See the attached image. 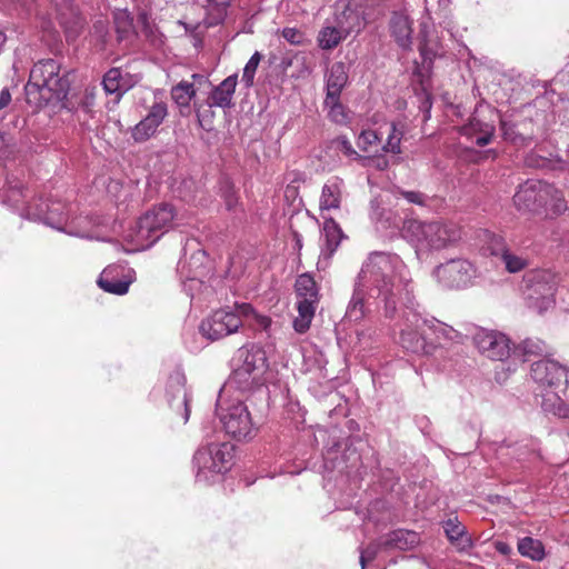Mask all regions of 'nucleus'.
Segmentation results:
<instances>
[{
	"instance_id": "obj_23",
	"label": "nucleus",
	"mask_w": 569,
	"mask_h": 569,
	"mask_svg": "<svg viewBox=\"0 0 569 569\" xmlns=\"http://www.w3.org/2000/svg\"><path fill=\"white\" fill-rule=\"evenodd\" d=\"M326 79V97L330 101L340 99L341 91L348 82L347 66L341 61L335 62L328 70Z\"/></svg>"
},
{
	"instance_id": "obj_12",
	"label": "nucleus",
	"mask_w": 569,
	"mask_h": 569,
	"mask_svg": "<svg viewBox=\"0 0 569 569\" xmlns=\"http://www.w3.org/2000/svg\"><path fill=\"white\" fill-rule=\"evenodd\" d=\"M473 343L479 352L489 359L503 361L511 357L510 340L501 332L477 329L473 335Z\"/></svg>"
},
{
	"instance_id": "obj_27",
	"label": "nucleus",
	"mask_w": 569,
	"mask_h": 569,
	"mask_svg": "<svg viewBox=\"0 0 569 569\" xmlns=\"http://www.w3.org/2000/svg\"><path fill=\"white\" fill-rule=\"evenodd\" d=\"M263 377H256L253 372L234 367L226 386L240 392H250L262 385Z\"/></svg>"
},
{
	"instance_id": "obj_39",
	"label": "nucleus",
	"mask_w": 569,
	"mask_h": 569,
	"mask_svg": "<svg viewBox=\"0 0 569 569\" xmlns=\"http://www.w3.org/2000/svg\"><path fill=\"white\" fill-rule=\"evenodd\" d=\"M501 131L505 140L510 141L515 146H528L531 141V138L517 132L515 126L506 121H501Z\"/></svg>"
},
{
	"instance_id": "obj_2",
	"label": "nucleus",
	"mask_w": 569,
	"mask_h": 569,
	"mask_svg": "<svg viewBox=\"0 0 569 569\" xmlns=\"http://www.w3.org/2000/svg\"><path fill=\"white\" fill-rule=\"evenodd\" d=\"M69 74V71L62 70L61 64L54 59L34 63L26 84L28 102L41 107L54 98H64L70 89Z\"/></svg>"
},
{
	"instance_id": "obj_18",
	"label": "nucleus",
	"mask_w": 569,
	"mask_h": 569,
	"mask_svg": "<svg viewBox=\"0 0 569 569\" xmlns=\"http://www.w3.org/2000/svg\"><path fill=\"white\" fill-rule=\"evenodd\" d=\"M167 116V107L162 103L152 106L149 113L132 130V138L136 142L147 141Z\"/></svg>"
},
{
	"instance_id": "obj_45",
	"label": "nucleus",
	"mask_w": 569,
	"mask_h": 569,
	"mask_svg": "<svg viewBox=\"0 0 569 569\" xmlns=\"http://www.w3.org/2000/svg\"><path fill=\"white\" fill-rule=\"evenodd\" d=\"M541 397V408L543 409V411L549 413H552V411H555L558 405L562 401L559 395L553 391H547Z\"/></svg>"
},
{
	"instance_id": "obj_32",
	"label": "nucleus",
	"mask_w": 569,
	"mask_h": 569,
	"mask_svg": "<svg viewBox=\"0 0 569 569\" xmlns=\"http://www.w3.org/2000/svg\"><path fill=\"white\" fill-rule=\"evenodd\" d=\"M518 551L521 556L533 561H541L546 556L543 543L531 537L519 539Z\"/></svg>"
},
{
	"instance_id": "obj_20",
	"label": "nucleus",
	"mask_w": 569,
	"mask_h": 569,
	"mask_svg": "<svg viewBox=\"0 0 569 569\" xmlns=\"http://www.w3.org/2000/svg\"><path fill=\"white\" fill-rule=\"evenodd\" d=\"M442 528L446 537L458 551L465 552L472 548V538L468 533L466 526L457 517L443 521Z\"/></svg>"
},
{
	"instance_id": "obj_52",
	"label": "nucleus",
	"mask_w": 569,
	"mask_h": 569,
	"mask_svg": "<svg viewBox=\"0 0 569 569\" xmlns=\"http://www.w3.org/2000/svg\"><path fill=\"white\" fill-rule=\"evenodd\" d=\"M249 319H252L254 321V325L257 326V328H259L261 330L268 331L271 326V319L269 317L259 315L253 309H252V313H250V316L246 320H249Z\"/></svg>"
},
{
	"instance_id": "obj_6",
	"label": "nucleus",
	"mask_w": 569,
	"mask_h": 569,
	"mask_svg": "<svg viewBox=\"0 0 569 569\" xmlns=\"http://www.w3.org/2000/svg\"><path fill=\"white\" fill-rule=\"evenodd\" d=\"M216 415L229 437L243 441L256 436L257 427L243 401L223 400L219 397L216 403Z\"/></svg>"
},
{
	"instance_id": "obj_43",
	"label": "nucleus",
	"mask_w": 569,
	"mask_h": 569,
	"mask_svg": "<svg viewBox=\"0 0 569 569\" xmlns=\"http://www.w3.org/2000/svg\"><path fill=\"white\" fill-rule=\"evenodd\" d=\"M339 100L340 99L330 101V99L326 97L325 104L329 108V117L332 121L337 123H345L347 121V114Z\"/></svg>"
},
{
	"instance_id": "obj_17",
	"label": "nucleus",
	"mask_w": 569,
	"mask_h": 569,
	"mask_svg": "<svg viewBox=\"0 0 569 569\" xmlns=\"http://www.w3.org/2000/svg\"><path fill=\"white\" fill-rule=\"evenodd\" d=\"M124 269L121 266L110 264L103 269L98 286L106 292L122 296L128 292L132 282L131 278L123 276Z\"/></svg>"
},
{
	"instance_id": "obj_30",
	"label": "nucleus",
	"mask_w": 569,
	"mask_h": 569,
	"mask_svg": "<svg viewBox=\"0 0 569 569\" xmlns=\"http://www.w3.org/2000/svg\"><path fill=\"white\" fill-rule=\"evenodd\" d=\"M317 303L318 301L298 299V317L293 320V328L298 333H305L310 328Z\"/></svg>"
},
{
	"instance_id": "obj_62",
	"label": "nucleus",
	"mask_w": 569,
	"mask_h": 569,
	"mask_svg": "<svg viewBox=\"0 0 569 569\" xmlns=\"http://www.w3.org/2000/svg\"><path fill=\"white\" fill-rule=\"evenodd\" d=\"M220 1H221V0H207V2H208V7H209V8L216 7V6H218V3H219Z\"/></svg>"
},
{
	"instance_id": "obj_16",
	"label": "nucleus",
	"mask_w": 569,
	"mask_h": 569,
	"mask_svg": "<svg viewBox=\"0 0 569 569\" xmlns=\"http://www.w3.org/2000/svg\"><path fill=\"white\" fill-rule=\"evenodd\" d=\"M234 361L236 367L253 372L256 377H263L268 367L266 351L257 346L240 348Z\"/></svg>"
},
{
	"instance_id": "obj_9",
	"label": "nucleus",
	"mask_w": 569,
	"mask_h": 569,
	"mask_svg": "<svg viewBox=\"0 0 569 569\" xmlns=\"http://www.w3.org/2000/svg\"><path fill=\"white\" fill-rule=\"evenodd\" d=\"M173 220V207L162 203L152 210L147 211L137 221L136 237L141 247H150L162 234Z\"/></svg>"
},
{
	"instance_id": "obj_11",
	"label": "nucleus",
	"mask_w": 569,
	"mask_h": 569,
	"mask_svg": "<svg viewBox=\"0 0 569 569\" xmlns=\"http://www.w3.org/2000/svg\"><path fill=\"white\" fill-rule=\"evenodd\" d=\"M416 326L423 325L428 329L429 340L437 346V353L442 349H449L462 343L463 336L453 327L435 318L427 319L421 315H412L409 318Z\"/></svg>"
},
{
	"instance_id": "obj_28",
	"label": "nucleus",
	"mask_w": 569,
	"mask_h": 569,
	"mask_svg": "<svg viewBox=\"0 0 569 569\" xmlns=\"http://www.w3.org/2000/svg\"><path fill=\"white\" fill-rule=\"evenodd\" d=\"M543 355H548V348L546 343L538 338H527L511 349V358L521 362Z\"/></svg>"
},
{
	"instance_id": "obj_63",
	"label": "nucleus",
	"mask_w": 569,
	"mask_h": 569,
	"mask_svg": "<svg viewBox=\"0 0 569 569\" xmlns=\"http://www.w3.org/2000/svg\"><path fill=\"white\" fill-rule=\"evenodd\" d=\"M177 91H178V86L172 87V89H171V97H172L173 100H177V96H176Z\"/></svg>"
},
{
	"instance_id": "obj_36",
	"label": "nucleus",
	"mask_w": 569,
	"mask_h": 569,
	"mask_svg": "<svg viewBox=\"0 0 569 569\" xmlns=\"http://www.w3.org/2000/svg\"><path fill=\"white\" fill-rule=\"evenodd\" d=\"M193 82L180 81V107L188 104V102L196 96V86L206 84L208 79L203 74L192 73Z\"/></svg>"
},
{
	"instance_id": "obj_56",
	"label": "nucleus",
	"mask_w": 569,
	"mask_h": 569,
	"mask_svg": "<svg viewBox=\"0 0 569 569\" xmlns=\"http://www.w3.org/2000/svg\"><path fill=\"white\" fill-rule=\"evenodd\" d=\"M11 102V93L8 88H4L0 92V110L4 109Z\"/></svg>"
},
{
	"instance_id": "obj_15",
	"label": "nucleus",
	"mask_w": 569,
	"mask_h": 569,
	"mask_svg": "<svg viewBox=\"0 0 569 569\" xmlns=\"http://www.w3.org/2000/svg\"><path fill=\"white\" fill-rule=\"evenodd\" d=\"M335 23L338 24L347 37L351 32H360L366 26L362 1H349L345 9L336 14Z\"/></svg>"
},
{
	"instance_id": "obj_13",
	"label": "nucleus",
	"mask_w": 569,
	"mask_h": 569,
	"mask_svg": "<svg viewBox=\"0 0 569 569\" xmlns=\"http://www.w3.org/2000/svg\"><path fill=\"white\" fill-rule=\"evenodd\" d=\"M569 370L559 362L545 358L538 360L531 366V377L541 387H559L568 385Z\"/></svg>"
},
{
	"instance_id": "obj_47",
	"label": "nucleus",
	"mask_w": 569,
	"mask_h": 569,
	"mask_svg": "<svg viewBox=\"0 0 569 569\" xmlns=\"http://www.w3.org/2000/svg\"><path fill=\"white\" fill-rule=\"evenodd\" d=\"M380 141V137L375 130H363L359 136V146L367 151L369 146L376 144Z\"/></svg>"
},
{
	"instance_id": "obj_44",
	"label": "nucleus",
	"mask_w": 569,
	"mask_h": 569,
	"mask_svg": "<svg viewBox=\"0 0 569 569\" xmlns=\"http://www.w3.org/2000/svg\"><path fill=\"white\" fill-rule=\"evenodd\" d=\"M419 52L423 62L431 63L436 57H438L439 50L436 42H430L427 39H422L419 44Z\"/></svg>"
},
{
	"instance_id": "obj_3",
	"label": "nucleus",
	"mask_w": 569,
	"mask_h": 569,
	"mask_svg": "<svg viewBox=\"0 0 569 569\" xmlns=\"http://www.w3.org/2000/svg\"><path fill=\"white\" fill-rule=\"evenodd\" d=\"M405 229L410 233L418 252L442 250L461 239V229L452 222L411 220L406 223Z\"/></svg>"
},
{
	"instance_id": "obj_33",
	"label": "nucleus",
	"mask_w": 569,
	"mask_h": 569,
	"mask_svg": "<svg viewBox=\"0 0 569 569\" xmlns=\"http://www.w3.org/2000/svg\"><path fill=\"white\" fill-rule=\"evenodd\" d=\"M406 126L402 122H391L389 127V133L386 143L382 146V150L386 153L400 154L401 140L405 134Z\"/></svg>"
},
{
	"instance_id": "obj_40",
	"label": "nucleus",
	"mask_w": 569,
	"mask_h": 569,
	"mask_svg": "<svg viewBox=\"0 0 569 569\" xmlns=\"http://www.w3.org/2000/svg\"><path fill=\"white\" fill-rule=\"evenodd\" d=\"M262 59L260 52L256 51L251 58L248 60L243 68L242 79L241 81L244 83L246 88H250L253 86L254 74L258 69V66Z\"/></svg>"
},
{
	"instance_id": "obj_8",
	"label": "nucleus",
	"mask_w": 569,
	"mask_h": 569,
	"mask_svg": "<svg viewBox=\"0 0 569 569\" xmlns=\"http://www.w3.org/2000/svg\"><path fill=\"white\" fill-rule=\"evenodd\" d=\"M432 274L443 288L459 290L473 286L479 272L469 259L453 258L437 266Z\"/></svg>"
},
{
	"instance_id": "obj_14",
	"label": "nucleus",
	"mask_w": 569,
	"mask_h": 569,
	"mask_svg": "<svg viewBox=\"0 0 569 569\" xmlns=\"http://www.w3.org/2000/svg\"><path fill=\"white\" fill-rule=\"evenodd\" d=\"M488 251L496 257L509 273H517L529 266V259L512 251L499 236H493L488 244Z\"/></svg>"
},
{
	"instance_id": "obj_25",
	"label": "nucleus",
	"mask_w": 569,
	"mask_h": 569,
	"mask_svg": "<svg viewBox=\"0 0 569 569\" xmlns=\"http://www.w3.org/2000/svg\"><path fill=\"white\" fill-rule=\"evenodd\" d=\"M381 543L385 545L386 550H408L419 543V536L415 531L397 529L381 536Z\"/></svg>"
},
{
	"instance_id": "obj_1",
	"label": "nucleus",
	"mask_w": 569,
	"mask_h": 569,
	"mask_svg": "<svg viewBox=\"0 0 569 569\" xmlns=\"http://www.w3.org/2000/svg\"><path fill=\"white\" fill-rule=\"evenodd\" d=\"M409 271L398 254L373 251L361 266L345 318L357 322L373 309L382 310L386 318L401 313L399 342L403 349L417 355L436 356L437 346L429 340L428 329L409 319L420 315L417 310Z\"/></svg>"
},
{
	"instance_id": "obj_7",
	"label": "nucleus",
	"mask_w": 569,
	"mask_h": 569,
	"mask_svg": "<svg viewBox=\"0 0 569 569\" xmlns=\"http://www.w3.org/2000/svg\"><path fill=\"white\" fill-rule=\"evenodd\" d=\"M250 313H252V306L250 303L236 302L233 307H226L213 311L201 321L199 330L207 339L218 340L237 332Z\"/></svg>"
},
{
	"instance_id": "obj_38",
	"label": "nucleus",
	"mask_w": 569,
	"mask_h": 569,
	"mask_svg": "<svg viewBox=\"0 0 569 569\" xmlns=\"http://www.w3.org/2000/svg\"><path fill=\"white\" fill-rule=\"evenodd\" d=\"M220 196L223 199L224 206L228 211L236 210L239 204V198L234 189L233 183L228 179L223 178L220 180Z\"/></svg>"
},
{
	"instance_id": "obj_50",
	"label": "nucleus",
	"mask_w": 569,
	"mask_h": 569,
	"mask_svg": "<svg viewBox=\"0 0 569 569\" xmlns=\"http://www.w3.org/2000/svg\"><path fill=\"white\" fill-rule=\"evenodd\" d=\"M381 550L386 549L385 545L381 543V537H379L377 540L370 542L365 549L360 550V552L369 560H373Z\"/></svg>"
},
{
	"instance_id": "obj_55",
	"label": "nucleus",
	"mask_w": 569,
	"mask_h": 569,
	"mask_svg": "<svg viewBox=\"0 0 569 569\" xmlns=\"http://www.w3.org/2000/svg\"><path fill=\"white\" fill-rule=\"evenodd\" d=\"M552 415L569 420V407L568 405L562 400L558 407L552 411Z\"/></svg>"
},
{
	"instance_id": "obj_37",
	"label": "nucleus",
	"mask_w": 569,
	"mask_h": 569,
	"mask_svg": "<svg viewBox=\"0 0 569 569\" xmlns=\"http://www.w3.org/2000/svg\"><path fill=\"white\" fill-rule=\"evenodd\" d=\"M60 24L64 28L68 38H76L83 28L82 17L70 9V18H67L63 12L59 13Z\"/></svg>"
},
{
	"instance_id": "obj_61",
	"label": "nucleus",
	"mask_w": 569,
	"mask_h": 569,
	"mask_svg": "<svg viewBox=\"0 0 569 569\" xmlns=\"http://www.w3.org/2000/svg\"><path fill=\"white\" fill-rule=\"evenodd\" d=\"M191 41H192V43H193V46H194V47H198V46L201 43V39H200V38H198V37H196V36H193V37L191 38Z\"/></svg>"
},
{
	"instance_id": "obj_24",
	"label": "nucleus",
	"mask_w": 569,
	"mask_h": 569,
	"mask_svg": "<svg viewBox=\"0 0 569 569\" xmlns=\"http://www.w3.org/2000/svg\"><path fill=\"white\" fill-rule=\"evenodd\" d=\"M496 127L492 122H485L476 117L470 119L469 123L462 127V134L475 140L477 146L483 147L491 142L495 136Z\"/></svg>"
},
{
	"instance_id": "obj_10",
	"label": "nucleus",
	"mask_w": 569,
	"mask_h": 569,
	"mask_svg": "<svg viewBox=\"0 0 569 569\" xmlns=\"http://www.w3.org/2000/svg\"><path fill=\"white\" fill-rule=\"evenodd\" d=\"M548 192H552L551 184L528 180L519 187L512 200L520 211H539L548 204Z\"/></svg>"
},
{
	"instance_id": "obj_31",
	"label": "nucleus",
	"mask_w": 569,
	"mask_h": 569,
	"mask_svg": "<svg viewBox=\"0 0 569 569\" xmlns=\"http://www.w3.org/2000/svg\"><path fill=\"white\" fill-rule=\"evenodd\" d=\"M347 36L343 31L338 27L337 23L335 26H323L317 36V42L319 48L322 50H332L339 46V43L345 40Z\"/></svg>"
},
{
	"instance_id": "obj_54",
	"label": "nucleus",
	"mask_w": 569,
	"mask_h": 569,
	"mask_svg": "<svg viewBox=\"0 0 569 569\" xmlns=\"http://www.w3.org/2000/svg\"><path fill=\"white\" fill-rule=\"evenodd\" d=\"M9 147V139H7L6 134L0 131V159L9 157L11 153Z\"/></svg>"
},
{
	"instance_id": "obj_64",
	"label": "nucleus",
	"mask_w": 569,
	"mask_h": 569,
	"mask_svg": "<svg viewBox=\"0 0 569 569\" xmlns=\"http://www.w3.org/2000/svg\"><path fill=\"white\" fill-rule=\"evenodd\" d=\"M382 162H383V163H379V164H378V167H379V168H381V169L386 168V167H387V164H388L386 160H382Z\"/></svg>"
},
{
	"instance_id": "obj_34",
	"label": "nucleus",
	"mask_w": 569,
	"mask_h": 569,
	"mask_svg": "<svg viewBox=\"0 0 569 569\" xmlns=\"http://www.w3.org/2000/svg\"><path fill=\"white\" fill-rule=\"evenodd\" d=\"M296 292L298 299L318 301V288L315 279L309 273L300 274L296 280Z\"/></svg>"
},
{
	"instance_id": "obj_49",
	"label": "nucleus",
	"mask_w": 569,
	"mask_h": 569,
	"mask_svg": "<svg viewBox=\"0 0 569 569\" xmlns=\"http://www.w3.org/2000/svg\"><path fill=\"white\" fill-rule=\"evenodd\" d=\"M399 194L402 196L408 202L415 203L418 206H426L427 201H428V197L419 191L400 190Z\"/></svg>"
},
{
	"instance_id": "obj_41",
	"label": "nucleus",
	"mask_w": 569,
	"mask_h": 569,
	"mask_svg": "<svg viewBox=\"0 0 569 569\" xmlns=\"http://www.w3.org/2000/svg\"><path fill=\"white\" fill-rule=\"evenodd\" d=\"M552 192H548V204L545 207L556 214H560L566 211L567 204L563 194L555 186L551 184Z\"/></svg>"
},
{
	"instance_id": "obj_57",
	"label": "nucleus",
	"mask_w": 569,
	"mask_h": 569,
	"mask_svg": "<svg viewBox=\"0 0 569 569\" xmlns=\"http://www.w3.org/2000/svg\"><path fill=\"white\" fill-rule=\"evenodd\" d=\"M183 406H184L183 420H184V422H188L189 418H190V412H191V396L188 395L187 392L183 396Z\"/></svg>"
},
{
	"instance_id": "obj_22",
	"label": "nucleus",
	"mask_w": 569,
	"mask_h": 569,
	"mask_svg": "<svg viewBox=\"0 0 569 569\" xmlns=\"http://www.w3.org/2000/svg\"><path fill=\"white\" fill-rule=\"evenodd\" d=\"M345 182L339 177L329 178L322 187L319 200L320 210H337L341 206Z\"/></svg>"
},
{
	"instance_id": "obj_35",
	"label": "nucleus",
	"mask_w": 569,
	"mask_h": 569,
	"mask_svg": "<svg viewBox=\"0 0 569 569\" xmlns=\"http://www.w3.org/2000/svg\"><path fill=\"white\" fill-rule=\"evenodd\" d=\"M103 89L107 93H116L120 97L124 91V83L122 72L119 68H111L103 77L102 80Z\"/></svg>"
},
{
	"instance_id": "obj_48",
	"label": "nucleus",
	"mask_w": 569,
	"mask_h": 569,
	"mask_svg": "<svg viewBox=\"0 0 569 569\" xmlns=\"http://www.w3.org/2000/svg\"><path fill=\"white\" fill-rule=\"evenodd\" d=\"M335 148L348 157L356 156L357 152L353 149L350 140L346 136H339L333 141Z\"/></svg>"
},
{
	"instance_id": "obj_21",
	"label": "nucleus",
	"mask_w": 569,
	"mask_h": 569,
	"mask_svg": "<svg viewBox=\"0 0 569 569\" xmlns=\"http://www.w3.org/2000/svg\"><path fill=\"white\" fill-rule=\"evenodd\" d=\"M389 28L392 38L402 49H410L412 44V20L402 12H393Z\"/></svg>"
},
{
	"instance_id": "obj_42",
	"label": "nucleus",
	"mask_w": 569,
	"mask_h": 569,
	"mask_svg": "<svg viewBox=\"0 0 569 569\" xmlns=\"http://www.w3.org/2000/svg\"><path fill=\"white\" fill-rule=\"evenodd\" d=\"M114 23L120 40L127 39L131 33H133L132 20L128 13H118L114 18Z\"/></svg>"
},
{
	"instance_id": "obj_4",
	"label": "nucleus",
	"mask_w": 569,
	"mask_h": 569,
	"mask_svg": "<svg viewBox=\"0 0 569 569\" xmlns=\"http://www.w3.org/2000/svg\"><path fill=\"white\" fill-rule=\"evenodd\" d=\"M234 446L230 442H207L192 457L197 481L209 482L211 478L228 472L233 463Z\"/></svg>"
},
{
	"instance_id": "obj_46",
	"label": "nucleus",
	"mask_w": 569,
	"mask_h": 569,
	"mask_svg": "<svg viewBox=\"0 0 569 569\" xmlns=\"http://www.w3.org/2000/svg\"><path fill=\"white\" fill-rule=\"evenodd\" d=\"M229 6V0H221L218 6L209 8L210 13L213 14V20L208 22V26L218 24L223 21L227 16V8Z\"/></svg>"
},
{
	"instance_id": "obj_5",
	"label": "nucleus",
	"mask_w": 569,
	"mask_h": 569,
	"mask_svg": "<svg viewBox=\"0 0 569 569\" xmlns=\"http://www.w3.org/2000/svg\"><path fill=\"white\" fill-rule=\"evenodd\" d=\"M558 276L546 269L528 271L522 279V293L530 309L541 313L555 305Z\"/></svg>"
},
{
	"instance_id": "obj_59",
	"label": "nucleus",
	"mask_w": 569,
	"mask_h": 569,
	"mask_svg": "<svg viewBox=\"0 0 569 569\" xmlns=\"http://www.w3.org/2000/svg\"><path fill=\"white\" fill-rule=\"evenodd\" d=\"M497 157V151L493 150V149H489L485 152H481V153H478V158H477V161H480L482 159H487V158H491V159H495Z\"/></svg>"
},
{
	"instance_id": "obj_19",
	"label": "nucleus",
	"mask_w": 569,
	"mask_h": 569,
	"mask_svg": "<svg viewBox=\"0 0 569 569\" xmlns=\"http://www.w3.org/2000/svg\"><path fill=\"white\" fill-rule=\"evenodd\" d=\"M369 217L380 230L399 228L402 222L401 217L390 209L381 197H376L370 201Z\"/></svg>"
},
{
	"instance_id": "obj_53",
	"label": "nucleus",
	"mask_w": 569,
	"mask_h": 569,
	"mask_svg": "<svg viewBox=\"0 0 569 569\" xmlns=\"http://www.w3.org/2000/svg\"><path fill=\"white\" fill-rule=\"evenodd\" d=\"M137 22L138 24H140L142 27V32L143 34L148 38L150 37V34L152 33V30L149 26V18H148V14L146 12H140L138 14V18H137Z\"/></svg>"
},
{
	"instance_id": "obj_51",
	"label": "nucleus",
	"mask_w": 569,
	"mask_h": 569,
	"mask_svg": "<svg viewBox=\"0 0 569 569\" xmlns=\"http://www.w3.org/2000/svg\"><path fill=\"white\" fill-rule=\"evenodd\" d=\"M282 37L291 44H300L303 41V33L296 28H284Z\"/></svg>"
},
{
	"instance_id": "obj_58",
	"label": "nucleus",
	"mask_w": 569,
	"mask_h": 569,
	"mask_svg": "<svg viewBox=\"0 0 569 569\" xmlns=\"http://www.w3.org/2000/svg\"><path fill=\"white\" fill-rule=\"evenodd\" d=\"M495 548H496L497 552H499L503 556H508L511 553V547L505 541H497L495 543Z\"/></svg>"
},
{
	"instance_id": "obj_60",
	"label": "nucleus",
	"mask_w": 569,
	"mask_h": 569,
	"mask_svg": "<svg viewBox=\"0 0 569 569\" xmlns=\"http://www.w3.org/2000/svg\"><path fill=\"white\" fill-rule=\"evenodd\" d=\"M367 561H370L363 553L360 552V565L361 569H366Z\"/></svg>"
},
{
	"instance_id": "obj_29",
	"label": "nucleus",
	"mask_w": 569,
	"mask_h": 569,
	"mask_svg": "<svg viewBox=\"0 0 569 569\" xmlns=\"http://www.w3.org/2000/svg\"><path fill=\"white\" fill-rule=\"evenodd\" d=\"M322 237L325 240V244L321 253L325 257L330 258L338 249L341 240L345 238L341 228L333 218L325 219L322 227Z\"/></svg>"
},
{
	"instance_id": "obj_26",
	"label": "nucleus",
	"mask_w": 569,
	"mask_h": 569,
	"mask_svg": "<svg viewBox=\"0 0 569 569\" xmlns=\"http://www.w3.org/2000/svg\"><path fill=\"white\" fill-rule=\"evenodd\" d=\"M238 82V74L227 77L219 86L214 87L210 94V106L230 108Z\"/></svg>"
}]
</instances>
